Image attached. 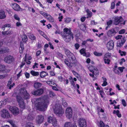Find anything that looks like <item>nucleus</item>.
<instances>
[{"instance_id": "obj_54", "label": "nucleus", "mask_w": 127, "mask_h": 127, "mask_svg": "<svg viewBox=\"0 0 127 127\" xmlns=\"http://www.w3.org/2000/svg\"><path fill=\"white\" fill-rule=\"evenodd\" d=\"M115 4L114 2H112L111 3V9H114L115 7Z\"/></svg>"}, {"instance_id": "obj_42", "label": "nucleus", "mask_w": 127, "mask_h": 127, "mask_svg": "<svg viewBox=\"0 0 127 127\" xmlns=\"http://www.w3.org/2000/svg\"><path fill=\"white\" fill-rule=\"evenodd\" d=\"M69 79L70 80L71 84L73 85L74 87L75 86L74 82L73 81V79L71 77H70Z\"/></svg>"}, {"instance_id": "obj_50", "label": "nucleus", "mask_w": 127, "mask_h": 127, "mask_svg": "<svg viewBox=\"0 0 127 127\" xmlns=\"http://www.w3.org/2000/svg\"><path fill=\"white\" fill-rule=\"evenodd\" d=\"M100 127H105V125L102 121H100Z\"/></svg>"}, {"instance_id": "obj_35", "label": "nucleus", "mask_w": 127, "mask_h": 127, "mask_svg": "<svg viewBox=\"0 0 127 127\" xmlns=\"http://www.w3.org/2000/svg\"><path fill=\"white\" fill-rule=\"evenodd\" d=\"M28 38L27 36L25 35H24L22 37V40L24 42H26Z\"/></svg>"}, {"instance_id": "obj_47", "label": "nucleus", "mask_w": 127, "mask_h": 127, "mask_svg": "<svg viewBox=\"0 0 127 127\" xmlns=\"http://www.w3.org/2000/svg\"><path fill=\"white\" fill-rule=\"evenodd\" d=\"M49 95L51 97H53L55 95V94L52 91H49Z\"/></svg>"}, {"instance_id": "obj_5", "label": "nucleus", "mask_w": 127, "mask_h": 127, "mask_svg": "<svg viewBox=\"0 0 127 127\" xmlns=\"http://www.w3.org/2000/svg\"><path fill=\"white\" fill-rule=\"evenodd\" d=\"M1 116L4 118H9L11 117L10 115L8 110L3 109L1 110Z\"/></svg>"}, {"instance_id": "obj_12", "label": "nucleus", "mask_w": 127, "mask_h": 127, "mask_svg": "<svg viewBox=\"0 0 127 127\" xmlns=\"http://www.w3.org/2000/svg\"><path fill=\"white\" fill-rule=\"evenodd\" d=\"M80 127H86V123L85 120L83 118H80L78 121Z\"/></svg>"}, {"instance_id": "obj_18", "label": "nucleus", "mask_w": 127, "mask_h": 127, "mask_svg": "<svg viewBox=\"0 0 127 127\" xmlns=\"http://www.w3.org/2000/svg\"><path fill=\"white\" fill-rule=\"evenodd\" d=\"M80 52L81 54H83L84 56H86L87 57H89L90 56V54L88 53V55L86 56V50L84 48H83L80 50Z\"/></svg>"}, {"instance_id": "obj_16", "label": "nucleus", "mask_w": 127, "mask_h": 127, "mask_svg": "<svg viewBox=\"0 0 127 127\" xmlns=\"http://www.w3.org/2000/svg\"><path fill=\"white\" fill-rule=\"evenodd\" d=\"M107 47L108 50H112V49L114 46V43L112 40H111L108 42L107 44Z\"/></svg>"}, {"instance_id": "obj_21", "label": "nucleus", "mask_w": 127, "mask_h": 127, "mask_svg": "<svg viewBox=\"0 0 127 127\" xmlns=\"http://www.w3.org/2000/svg\"><path fill=\"white\" fill-rule=\"evenodd\" d=\"M88 67L90 71L92 73H94V70H96V67L92 65H89Z\"/></svg>"}, {"instance_id": "obj_40", "label": "nucleus", "mask_w": 127, "mask_h": 127, "mask_svg": "<svg viewBox=\"0 0 127 127\" xmlns=\"http://www.w3.org/2000/svg\"><path fill=\"white\" fill-rule=\"evenodd\" d=\"M62 104L64 106V107H66L67 105V103L63 99H62Z\"/></svg>"}, {"instance_id": "obj_13", "label": "nucleus", "mask_w": 127, "mask_h": 127, "mask_svg": "<svg viewBox=\"0 0 127 127\" xmlns=\"http://www.w3.org/2000/svg\"><path fill=\"white\" fill-rule=\"evenodd\" d=\"M71 55L68 56V58L69 59L70 63L75 64L77 63V60L75 56L72 53Z\"/></svg>"}, {"instance_id": "obj_27", "label": "nucleus", "mask_w": 127, "mask_h": 127, "mask_svg": "<svg viewBox=\"0 0 127 127\" xmlns=\"http://www.w3.org/2000/svg\"><path fill=\"white\" fill-rule=\"evenodd\" d=\"M27 119L30 121H32L34 119L33 115L31 114H29L27 117Z\"/></svg>"}, {"instance_id": "obj_45", "label": "nucleus", "mask_w": 127, "mask_h": 127, "mask_svg": "<svg viewBox=\"0 0 127 127\" xmlns=\"http://www.w3.org/2000/svg\"><path fill=\"white\" fill-rule=\"evenodd\" d=\"M104 62L106 64H110V60L109 59H104Z\"/></svg>"}, {"instance_id": "obj_57", "label": "nucleus", "mask_w": 127, "mask_h": 127, "mask_svg": "<svg viewBox=\"0 0 127 127\" xmlns=\"http://www.w3.org/2000/svg\"><path fill=\"white\" fill-rule=\"evenodd\" d=\"M8 98H6L5 99L4 101L3 102L2 101L1 103V104H5L6 102L8 100Z\"/></svg>"}, {"instance_id": "obj_8", "label": "nucleus", "mask_w": 127, "mask_h": 127, "mask_svg": "<svg viewBox=\"0 0 127 127\" xmlns=\"http://www.w3.org/2000/svg\"><path fill=\"white\" fill-rule=\"evenodd\" d=\"M72 110L71 107H68L66 109L65 112L66 116L69 119L71 118L72 115Z\"/></svg>"}, {"instance_id": "obj_10", "label": "nucleus", "mask_w": 127, "mask_h": 127, "mask_svg": "<svg viewBox=\"0 0 127 127\" xmlns=\"http://www.w3.org/2000/svg\"><path fill=\"white\" fill-rule=\"evenodd\" d=\"M47 122L51 123L54 126L57 125V121L54 118H52L51 117L49 116L47 119Z\"/></svg>"}, {"instance_id": "obj_51", "label": "nucleus", "mask_w": 127, "mask_h": 127, "mask_svg": "<svg viewBox=\"0 0 127 127\" xmlns=\"http://www.w3.org/2000/svg\"><path fill=\"white\" fill-rule=\"evenodd\" d=\"M122 37V36L121 35H118L116 36L115 37V39L118 40L119 39H121V38Z\"/></svg>"}, {"instance_id": "obj_43", "label": "nucleus", "mask_w": 127, "mask_h": 127, "mask_svg": "<svg viewBox=\"0 0 127 127\" xmlns=\"http://www.w3.org/2000/svg\"><path fill=\"white\" fill-rule=\"evenodd\" d=\"M10 26V25L9 24H6L3 26L2 27V28L3 29V30H5V27H9Z\"/></svg>"}, {"instance_id": "obj_33", "label": "nucleus", "mask_w": 127, "mask_h": 127, "mask_svg": "<svg viewBox=\"0 0 127 127\" xmlns=\"http://www.w3.org/2000/svg\"><path fill=\"white\" fill-rule=\"evenodd\" d=\"M46 83L47 84L52 87L54 85L56 86V84L54 83L51 81H47L46 82Z\"/></svg>"}, {"instance_id": "obj_6", "label": "nucleus", "mask_w": 127, "mask_h": 127, "mask_svg": "<svg viewBox=\"0 0 127 127\" xmlns=\"http://www.w3.org/2000/svg\"><path fill=\"white\" fill-rule=\"evenodd\" d=\"M9 109L13 114L15 116L18 115L19 112L18 108L15 106H10Z\"/></svg>"}, {"instance_id": "obj_14", "label": "nucleus", "mask_w": 127, "mask_h": 127, "mask_svg": "<svg viewBox=\"0 0 127 127\" xmlns=\"http://www.w3.org/2000/svg\"><path fill=\"white\" fill-rule=\"evenodd\" d=\"M123 21V19L121 16H117L114 18V23L116 25H117L121 22Z\"/></svg>"}, {"instance_id": "obj_15", "label": "nucleus", "mask_w": 127, "mask_h": 127, "mask_svg": "<svg viewBox=\"0 0 127 127\" xmlns=\"http://www.w3.org/2000/svg\"><path fill=\"white\" fill-rule=\"evenodd\" d=\"M44 119L43 116L41 115H40L36 117V121L38 124H40L43 122Z\"/></svg>"}, {"instance_id": "obj_29", "label": "nucleus", "mask_w": 127, "mask_h": 127, "mask_svg": "<svg viewBox=\"0 0 127 127\" xmlns=\"http://www.w3.org/2000/svg\"><path fill=\"white\" fill-rule=\"evenodd\" d=\"M19 107L21 108L24 109L25 107V104L24 101L22 102H20L18 103Z\"/></svg>"}, {"instance_id": "obj_64", "label": "nucleus", "mask_w": 127, "mask_h": 127, "mask_svg": "<svg viewBox=\"0 0 127 127\" xmlns=\"http://www.w3.org/2000/svg\"><path fill=\"white\" fill-rule=\"evenodd\" d=\"M49 47L50 48L52 49H54V47L52 44L50 42L49 43Z\"/></svg>"}, {"instance_id": "obj_56", "label": "nucleus", "mask_w": 127, "mask_h": 127, "mask_svg": "<svg viewBox=\"0 0 127 127\" xmlns=\"http://www.w3.org/2000/svg\"><path fill=\"white\" fill-rule=\"evenodd\" d=\"M112 23V21L111 20H110L107 23V24L108 26H109L111 25Z\"/></svg>"}, {"instance_id": "obj_38", "label": "nucleus", "mask_w": 127, "mask_h": 127, "mask_svg": "<svg viewBox=\"0 0 127 127\" xmlns=\"http://www.w3.org/2000/svg\"><path fill=\"white\" fill-rule=\"evenodd\" d=\"M64 22L66 23L69 22L71 21V19L70 18L67 17L64 19Z\"/></svg>"}, {"instance_id": "obj_63", "label": "nucleus", "mask_w": 127, "mask_h": 127, "mask_svg": "<svg viewBox=\"0 0 127 127\" xmlns=\"http://www.w3.org/2000/svg\"><path fill=\"white\" fill-rule=\"evenodd\" d=\"M25 75L26 78H29L30 77V74L29 73L26 72L25 74Z\"/></svg>"}, {"instance_id": "obj_55", "label": "nucleus", "mask_w": 127, "mask_h": 127, "mask_svg": "<svg viewBox=\"0 0 127 127\" xmlns=\"http://www.w3.org/2000/svg\"><path fill=\"white\" fill-rule=\"evenodd\" d=\"M122 102L123 105L124 106H126V101L124 99H122Z\"/></svg>"}, {"instance_id": "obj_23", "label": "nucleus", "mask_w": 127, "mask_h": 127, "mask_svg": "<svg viewBox=\"0 0 127 127\" xmlns=\"http://www.w3.org/2000/svg\"><path fill=\"white\" fill-rule=\"evenodd\" d=\"M48 74L45 71H42L40 73V76L41 78H43L47 75H48Z\"/></svg>"}, {"instance_id": "obj_39", "label": "nucleus", "mask_w": 127, "mask_h": 127, "mask_svg": "<svg viewBox=\"0 0 127 127\" xmlns=\"http://www.w3.org/2000/svg\"><path fill=\"white\" fill-rule=\"evenodd\" d=\"M94 54L96 56L99 57L102 55V54L101 53H98L97 52H94Z\"/></svg>"}, {"instance_id": "obj_60", "label": "nucleus", "mask_w": 127, "mask_h": 127, "mask_svg": "<svg viewBox=\"0 0 127 127\" xmlns=\"http://www.w3.org/2000/svg\"><path fill=\"white\" fill-rule=\"evenodd\" d=\"M57 86V85H56V86L54 85L52 87V89L53 90L58 91L59 90L57 88H56V86Z\"/></svg>"}, {"instance_id": "obj_24", "label": "nucleus", "mask_w": 127, "mask_h": 127, "mask_svg": "<svg viewBox=\"0 0 127 127\" xmlns=\"http://www.w3.org/2000/svg\"><path fill=\"white\" fill-rule=\"evenodd\" d=\"M16 99L18 103L20 102H22L24 101V100L23 98L20 95H18L16 96Z\"/></svg>"}, {"instance_id": "obj_17", "label": "nucleus", "mask_w": 127, "mask_h": 127, "mask_svg": "<svg viewBox=\"0 0 127 127\" xmlns=\"http://www.w3.org/2000/svg\"><path fill=\"white\" fill-rule=\"evenodd\" d=\"M64 127H77V126L74 123L66 122L64 124Z\"/></svg>"}, {"instance_id": "obj_58", "label": "nucleus", "mask_w": 127, "mask_h": 127, "mask_svg": "<svg viewBox=\"0 0 127 127\" xmlns=\"http://www.w3.org/2000/svg\"><path fill=\"white\" fill-rule=\"evenodd\" d=\"M76 49L77 50L79 47V45L78 43H76L74 45Z\"/></svg>"}, {"instance_id": "obj_49", "label": "nucleus", "mask_w": 127, "mask_h": 127, "mask_svg": "<svg viewBox=\"0 0 127 127\" xmlns=\"http://www.w3.org/2000/svg\"><path fill=\"white\" fill-rule=\"evenodd\" d=\"M125 30L124 29H122L120 30L119 32V34H122L125 33Z\"/></svg>"}, {"instance_id": "obj_48", "label": "nucleus", "mask_w": 127, "mask_h": 127, "mask_svg": "<svg viewBox=\"0 0 127 127\" xmlns=\"http://www.w3.org/2000/svg\"><path fill=\"white\" fill-rule=\"evenodd\" d=\"M81 29L82 30L85 31L86 29V25L85 24L82 25L81 27Z\"/></svg>"}, {"instance_id": "obj_61", "label": "nucleus", "mask_w": 127, "mask_h": 127, "mask_svg": "<svg viewBox=\"0 0 127 127\" xmlns=\"http://www.w3.org/2000/svg\"><path fill=\"white\" fill-rule=\"evenodd\" d=\"M94 70L95 71V72H94V75H98L99 72L97 68H96V70Z\"/></svg>"}, {"instance_id": "obj_53", "label": "nucleus", "mask_w": 127, "mask_h": 127, "mask_svg": "<svg viewBox=\"0 0 127 127\" xmlns=\"http://www.w3.org/2000/svg\"><path fill=\"white\" fill-rule=\"evenodd\" d=\"M14 18L16 20H17L18 21L20 20V18L16 14H15L14 16Z\"/></svg>"}, {"instance_id": "obj_41", "label": "nucleus", "mask_w": 127, "mask_h": 127, "mask_svg": "<svg viewBox=\"0 0 127 127\" xmlns=\"http://www.w3.org/2000/svg\"><path fill=\"white\" fill-rule=\"evenodd\" d=\"M6 51L5 48H0V54L5 53Z\"/></svg>"}, {"instance_id": "obj_1", "label": "nucleus", "mask_w": 127, "mask_h": 127, "mask_svg": "<svg viewBox=\"0 0 127 127\" xmlns=\"http://www.w3.org/2000/svg\"><path fill=\"white\" fill-rule=\"evenodd\" d=\"M49 102L48 98L44 99H41L40 98H39L36 101L35 105L38 110L44 111L47 108Z\"/></svg>"}, {"instance_id": "obj_52", "label": "nucleus", "mask_w": 127, "mask_h": 127, "mask_svg": "<svg viewBox=\"0 0 127 127\" xmlns=\"http://www.w3.org/2000/svg\"><path fill=\"white\" fill-rule=\"evenodd\" d=\"M40 13L44 16L45 17L46 16V15H47V13H46L45 12H44L42 11H41L40 12Z\"/></svg>"}, {"instance_id": "obj_36", "label": "nucleus", "mask_w": 127, "mask_h": 127, "mask_svg": "<svg viewBox=\"0 0 127 127\" xmlns=\"http://www.w3.org/2000/svg\"><path fill=\"white\" fill-rule=\"evenodd\" d=\"M65 63L67 66L70 67H72V66L70 64V63L67 60L65 59L64 61Z\"/></svg>"}, {"instance_id": "obj_9", "label": "nucleus", "mask_w": 127, "mask_h": 127, "mask_svg": "<svg viewBox=\"0 0 127 127\" xmlns=\"http://www.w3.org/2000/svg\"><path fill=\"white\" fill-rule=\"evenodd\" d=\"M14 59L12 56L8 55L6 56L4 59V61L8 64L12 63L14 61Z\"/></svg>"}, {"instance_id": "obj_7", "label": "nucleus", "mask_w": 127, "mask_h": 127, "mask_svg": "<svg viewBox=\"0 0 127 127\" xmlns=\"http://www.w3.org/2000/svg\"><path fill=\"white\" fill-rule=\"evenodd\" d=\"M44 92V90L42 88L37 90H34L31 92V94L33 95L37 96L41 95Z\"/></svg>"}, {"instance_id": "obj_11", "label": "nucleus", "mask_w": 127, "mask_h": 127, "mask_svg": "<svg viewBox=\"0 0 127 127\" xmlns=\"http://www.w3.org/2000/svg\"><path fill=\"white\" fill-rule=\"evenodd\" d=\"M71 37L72 39H73L74 36L72 34H67L63 36V38L64 41L66 42H69L71 40Z\"/></svg>"}, {"instance_id": "obj_20", "label": "nucleus", "mask_w": 127, "mask_h": 127, "mask_svg": "<svg viewBox=\"0 0 127 127\" xmlns=\"http://www.w3.org/2000/svg\"><path fill=\"white\" fill-rule=\"evenodd\" d=\"M45 18H47V19L51 22H53L54 21V19L52 18V17L50 14L48 13Z\"/></svg>"}, {"instance_id": "obj_19", "label": "nucleus", "mask_w": 127, "mask_h": 127, "mask_svg": "<svg viewBox=\"0 0 127 127\" xmlns=\"http://www.w3.org/2000/svg\"><path fill=\"white\" fill-rule=\"evenodd\" d=\"M6 17V15L5 14V12L3 10L0 11V19H4Z\"/></svg>"}, {"instance_id": "obj_46", "label": "nucleus", "mask_w": 127, "mask_h": 127, "mask_svg": "<svg viewBox=\"0 0 127 127\" xmlns=\"http://www.w3.org/2000/svg\"><path fill=\"white\" fill-rule=\"evenodd\" d=\"M119 53L120 54L121 56H122L123 55L125 56L126 55V53L125 52L122 51L120 50L119 51Z\"/></svg>"}, {"instance_id": "obj_2", "label": "nucleus", "mask_w": 127, "mask_h": 127, "mask_svg": "<svg viewBox=\"0 0 127 127\" xmlns=\"http://www.w3.org/2000/svg\"><path fill=\"white\" fill-rule=\"evenodd\" d=\"M54 111L56 114L62 115L64 113V111L62 107V106L59 104H56L54 106Z\"/></svg>"}, {"instance_id": "obj_32", "label": "nucleus", "mask_w": 127, "mask_h": 127, "mask_svg": "<svg viewBox=\"0 0 127 127\" xmlns=\"http://www.w3.org/2000/svg\"><path fill=\"white\" fill-rule=\"evenodd\" d=\"M31 74L33 76H38L39 75V72H35L33 70H32L31 72Z\"/></svg>"}, {"instance_id": "obj_26", "label": "nucleus", "mask_w": 127, "mask_h": 127, "mask_svg": "<svg viewBox=\"0 0 127 127\" xmlns=\"http://www.w3.org/2000/svg\"><path fill=\"white\" fill-rule=\"evenodd\" d=\"M13 8L16 11H18L20 10V7L19 5L16 3H14L13 5Z\"/></svg>"}, {"instance_id": "obj_44", "label": "nucleus", "mask_w": 127, "mask_h": 127, "mask_svg": "<svg viewBox=\"0 0 127 127\" xmlns=\"http://www.w3.org/2000/svg\"><path fill=\"white\" fill-rule=\"evenodd\" d=\"M87 12L88 16L91 17L92 15V12L91 11H89V10L87 9Z\"/></svg>"}, {"instance_id": "obj_37", "label": "nucleus", "mask_w": 127, "mask_h": 127, "mask_svg": "<svg viewBox=\"0 0 127 127\" xmlns=\"http://www.w3.org/2000/svg\"><path fill=\"white\" fill-rule=\"evenodd\" d=\"M11 33L10 31H6L2 32V34L3 35H7Z\"/></svg>"}, {"instance_id": "obj_28", "label": "nucleus", "mask_w": 127, "mask_h": 127, "mask_svg": "<svg viewBox=\"0 0 127 127\" xmlns=\"http://www.w3.org/2000/svg\"><path fill=\"white\" fill-rule=\"evenodd\" d=\"M64 34H71V31L66 28H65L64 29Z\"/></svg>"}, {"instance_id": "obj_25", "label": "nucleus", "mask_w": 127, "mask_h": 127, "mask_svg": "<svg viewBox=\"0 0 127 127\" xmlns=\"http://www.w3.org/2000/svg\"><path fill=\"white\" fill-rule=\"evenodd\" d=\"M63 48L65 51V53L67 57H68V56L70 55H71V54H72L70 52L69 50L66 49L64 47Z\"/></svg>"}, {"instance_id": "obj_3", "label": "nucleus", "mask_w": 127, "mask_h": 127, "mask_svg": "<svg viewBox=\"0 0 127 127\" xmlns=\"http://www.w3.org/2000/svg\"><path fill=\"white\" fill-rule=\"evenodd\" d=\"M20 94L25 99H28L30 98V95L25 88H22L20 90Z\"/></svg>"}, {"instance_id": "obj_62", "label": "nucleus", "mask_w": 127, "mask_h": 127, "mask_svg": "<svg viewBox=\"0 0 127 127\" xmlns=\"http://www.w3.org/2000/svg\"><path fill=\"white\" fill-rule=\"evenodd\" d=\"M10 124L12 125V127H14V126H15L16 125L11 120L9 121Z\"/></svg>"}, {"instance_id": "obj_31", "label": "nucleus", "mask_w": 127, "mask_h": 127, "mask_svg": "<svg viewBox=\"0 0 127 127\" xmlns=\"http://www.w3.org/2000/svg\"><path fill=\"white\" fill-rule=\"evenodd\" d=\"M29 38L32 40H34L35 39V37L33 34H30L28 35Z\"/></svg>"}, {"instance_id": "obj_34", "label": "nucleus", "mask_w": 127, "mask_h": 127, "mask_svg": "<svg viewBox=\"0 0 127 127\" xmlns=\"http://www.w3.org/2000/svg\"><path fill=\"white\" fill-rule=\"evenodd\" d=\"M5 67L4 65H0V73L4 71L5 69Z\"/></svg>"}, {"instance_id": "obj_22", "label": "nucleus", "mask_w": 127, "mask_h": 127, "mask_svg": "<svg viewBox=\"0 0 127 127\" xmlns=\"http://www.w3.org/2000/svg\"><path fill=\"white\" fill-rule=\"evenodd\" d=\"M42 85V84L40 83L36 82L34 83L33 86L35 88L37 89L40 87Z\"/></svg>"}, {"instance_id": "obj_59", "label": "nucleus", "mask_w": 127, "mask_h": 127, "mask_svg": "<svg viewBox=\"0 0 127 127\" xmlns=\"http://www.w3.org/2000/svg\"><path fill=\"white\" fill-rule=\"evenodd\" d=\"M121 42L123 44H124L126 41V39H125V37H123L121 40Z\"/></svg>"}, {"instance_id": "obj_30", "label": "nucleus", "mask_w": 127, "mask_h": 127, "mask_svg": "<svg viewBox=\"0 0 127 127\" xmlns=\"http://www.w3.org/2000/svg\"><path fill=\"white\" fill-rule=\"evenodd\" d=\"M113 113L114 114H116L117 116L119 118H120L121 117V114L119 113V110H114L113 111Z\"/></svg>"}, {"instance_id": "obj_4", "label": "nucleus", "mask_w": 127, "mask_h": 127, "mask_svg": "<svg viewBox=\"0 0 127 127\" xmlns=\"http://www.w3.org/2000/svg\"><path fill=\"white\" fill-rule=\"evenodd\" d=\"M118 29V27H116L115 28L110 29L107 32V35L109 37H111L114 36L118 31L116 32V30H117Z\"/></svg>"}]
</instances>
